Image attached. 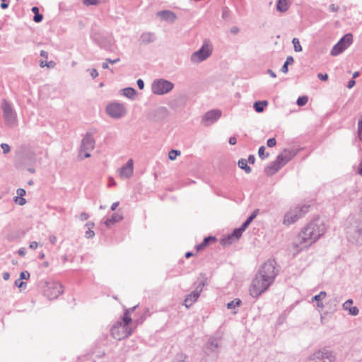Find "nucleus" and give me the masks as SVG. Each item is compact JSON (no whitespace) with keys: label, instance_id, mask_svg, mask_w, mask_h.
<instances>
[{"label":"nucleus","instance_id":"nucleus-61","mask_svg":"<svg viewBox=\"0 0 362 362\" xmlns=\"http://www.w3.org/2000/svg\"><path fill=\"white\" fill-rule=\"evenodd\" d=\"M115 185H116V182L115 181V180L112 177H110L109 182H108V186L111 187V186H115Z\"/></svg>","mask_w":362,"mask_h":362},{"label":"nucleus","instance_id":"nucleus-24","mask_svg":"<svg viewBox=\"0 0 362 362\" xmlns=\"http://www.w3.org/2000/svg\"><path fill=\"white\" fill-rule=\"evenodd\" d=\"M327 296V293L325 291H321L319 294L315 295L312 298V302L316 301L317 306L320 308H324V304L322 303V300L325 298Z\"/></svg>","mask_w":362,"mask_h":362},{"label":"nucleus","instance_id":"nucleus-55","mask_svg":"<svg viewBox=\"0 0 362 362\" xmlns=\"http://www.w3.org/2000/svg\"><path fill=\"white\" fill-rule=\"evenodd\" d=\"M95 226V223L92 221H88L86 223L85 227L87 228V229H92Z\"/></svg>","mask_w":362,"mask_h":362},{"label":"nucleus","instance_id":"nucleus-59","mask_svg":"<svg viewBox=\"0 0 362 362\" xmlns=\"http://www.w3.org/2000/svg\"><path fill=\"white\" fill-rule=\"evenodd\" d=\"M228 142L230 145H235L237 142V139L235 136H231L229 138Z\"/></svg>","mask_w":362,"mask_h":362},{"label":"nucleus","instance_id":"nucleus-51","mask_svg":"<svg viewBox=\"0 0 362 362\" xmlns=\"http://www.w3.org/2000/svg\"><path fill=\"white\" fill-rule=\"evenodd\" d=\"M79 217L81 221H86L89 218V215L86 212H83L80 214Z\"/></svg>","mask_w":362,"mask_h":362},{"label":"nucleus","instance_id":"nucleus-19","mask_svg":"<svg viewBox=\"0 0 362 362\" xmlns=\"http://www.w3.org/2000/svg\"><path fill=\"white\" fill-rule=\"evenodd\" d=\"M284 165L276 157V160L271 162L265 168L264 173L269 175H273L277 173Z\"/></svg>","mask_w":362,"mask_h":362},{"label":"nucleus","instance_id":"nucleus-39","mask_svg":"<svg viewBox=\"0 0 362 362\" xmlns=\"http://www.w3.org/2000/svg\"><path fill=\"white\" fill-rule=\"evenodd\" d=\"M85 236L86 238H93L95 236V232L92 229H87Z\"/></svg>","mask_w":362,"mask_h":362},{"label":"nucleus","instance_id":"nucleus-22","mask_svg":"<svg viewBox=\"0 0 362 362\" xmlns=\"http://www.w3.org/2000/svg\"><path fill=\"white\" fill-rule=\"evenodd\" d=\"M122 219H123V216L122 214H119L118 213H115L112 215V216L110 218H107L105 221L104 223L107 227H110L111 226L122 221Z\"/></svg>","mask_w":362,"mask_h":362},{"label":"nucleus","instance_id":"nucleus-38","mask_svg":"<svg viewBox=\"0 0 362 362\" xmlns=\"http://www.w3.org/2000/svg\"><path fill=\"white\" fill-rule=\"evenodd\" d=\"M348 311H349V314L353 316L357 315L359 313L358 308L356 306H352L351 308H350V309Z\"/></svg>","mask_w":362,"mask_h":362},{"label":"nucleus","instance_id":"nucleus-32","mask_svg":"<svg viewBox=\"0 0 362 362\" xmlns=\"http://www.w3.org/2000/svg\"><path fill=\"white\" fill-rule=\"evenodd\" d=\"M240 303L241 300L240 299H235L234 300H232L227 304V308L228 309H233L236 307H238Z\"/></svg>","mask_w":362,"mask_h":362},{"label":"nucleus","instance_id":"nucleus-31","mask_svg":"<svg viewBox=\"0 0 362 362\" xmlns=\"http://www.w3.org/2000/svg\"><path fill=\"white\" fill-rule=\"evenodd\" d=\"M292 43L293 45V48L296 52H301L302 51V47L300 44V41L298 38L294 37L292 40Z\"/></svg>","mask_w":362,"mask_h":362},{"label":"nucleus","instance_id":"nucleus-25","mask_svg":"<svg viewBox=\"0 0 362 362\" xmlns=\"http://www.w3.org/2000/svg\"><path fill=\"white\" fill-rule=\"evenodd\" d=\"M290 4L288 0H278L276 10L281 13L286 12L289 8Z\"/></svg>","mask_w":362,"mask_h":362},{"label":"nucleus","instance_id":"nucleus-1","mask_svg":"<svg viewBox=\"0 0 362 362\" xmlns=\"http://www.w3.org/2000/svg\"><path fill=\"white\" fill-rule=\"evenodd\" d=\"M275 267L276 262L272 259L267 260L260 267L249 288L250 295L252 297L257 298L273 284L277 275Z\"/></svg>","mask_w":362,"mask_h":362},{"label":"nucleus","instance_id":"nucleus-36","mask_svg":"<svg viewBox=\"0 0 362 362\" xmlns=\"http://www.w3.org/2000/svg\"><path fill=\"white\" fill-rule=\"evenodd\" d=\"M352 304H353V300L351 299L347 300L346 301H345L343 303V305H342L343 309L345 310H349L350 309V308L352 307Z\"/></svg>","mask_w":362,"mask_h":362},{"label":"nucleus","instance_id":"nucleus-56","mask_svg":"<svg viewBox=\"0 0 362 362\" xmlns=\"http://www.w3.org/2000/svg\"><path fill=\"white\" fill-rule=\"evenodd\" d=\"M29 247L30 249L35 250L38 247V243L36 241H33L30 243Z\"/></svg>","mask_w":362,"mask_h":362},{"label":"nucleus","instance_id":"nucleus-46","mask_svg":"<svg viewBox=\"0 0 362 362\" xmlns=\"http://www.w3.org/2000/svg\"><path fill=\"white\" fill-rule=\"evenodd\" d=\"M49 243H50L52 245H56V243H57V236H56V235H50L49 236Z\"/></svg>","mask_w":362,"mask_h":362},{"label":"nucleus","instance_id":"nucleus-37","mask_svg":"<svg viewBox=\"0 0 362 362\" xmlns=\"http://www.w3.org/2000/svg\"><path fill=\"white\" fill-rule=\"evenodd\" d=\"M1 148H2L3 153L4 154H6V153H9L10 151H11L10 146L8 144H6V143L1 144Z\"/></svg>","mask_w":362,"mask_h":362},{"label":"nucleus","instance_id":"nucleus-9","mask_svg":"<svg viewBox=\"0 0 362 362\" xmlns=\"http://www.w3.org/2000/svg\"><path fill=\"white\" fill-rule=\"evenodd\" d=\"M64 292L62 284L58 281H49L46 284L44 290L45 296L49 300L58 298Z\"/></svg>","mask_w":362,"mask_h":362},{"label":"nucleus","instance_id":"nucleus-21","mask_svg":"<svg viewBox=\"0 0 362 362\" xmlns=\"http://www.w3.org/2000/svg\"><path fill=\"white\" fill-rule=\"evenodd\" d=\"M139 40L141 45H147L156 40V35L152 32H144L141 35Z\"/></svg>","mask_w":362,"mask_h":362},{"label":"nucleus","instance_id":"nucleus-30","mask_svg":"<svg viewBox=\"0 0 362 362\" xmlns=\"http://www.w3.org/2000/svg\"><path fill=\"white\" fill-rule=\"evenodd\" d=\"M123 95L128 98H133L136 95V90L133 88H125L122 90Z\"/></svg>","mask_w":362,"mask_h":362},{"label":"nucleus","instance_id":"nucleus-29","mask_svg":"<svg viewBox=\"0 0 362 362\" xmlns=\"http://www.w3.org/2000/svg\"><path fill=\"white\" fill-rule=\"evenodd\" d=\"M238 164L239 168L244 170L245 173H250L251 172V168L247 165V161L245 159L239 160Z\"/></svg>","mask_w":362,"mask_h":362},{"label":"nucleus","instance_id":"nucleus-33","mask_svg":"<svg viewBox=\"0 0 362 362\" xmlns=\"http://www.w3.org/2000/svg\"><path fill=\"white\" fill-rule=\"evenodd\" d=\"M258 154L260 158L265 159L269 156V153H265V147L262 146L259 147Z\"/></svg>","mask_w":362,"mask_h":362},{"label":"nucleus","instance_id":"nucleus-17","mask_svg":"<svg viewBox=\"0 0 362 362\" xmlns=\"http://www.w3.org/2000/svg\"><path fill=\"white\" fill-rule=\"evenodd\" d=\"M94 147L95 140L90 134L87 133L82 139L81 151H91Z\"/></svg>","mask_w":362,"mask_h":362},{"label":"nucleus","instance_id":"nucleus-2","mask_svg":"<svg viewBox=\"0 0 362 362\" xmlns=\"http://www.w3.org/2000/svg\"><path fill=\"white\" fill-rule=\"evenodd\" d=\"M326 231L322 220L317 218L310 222L300 232L296 238L293 246L297 252L308 248L315 243Z\"/></svg>","mask_w":362,"mask_h":362},{"label":"nucleus","instance_id":"nucleus-40","mask_svg":"<svg viewBox=\"0 0 362 362\" xmlns=\"http://www.w3.org/2000/svg\"><path fill=\"white\" fill-rule=\"evenodd\" d=\"M15 202H17L21 206H23L26 203L25 199H24L23 197H16L15 199Z\"/></svg>","mask_w":362,"mask_h":362},{"label":"nucleus","instance_id":"nucleus-13","mask_svg":"<svg viewBox=\"0 0 362 362\" xmlns=\"http://www.w3.org/2000/svg\"><path fill=\"white\" fill-rule=\"evenodd\" d=\"M348 238L356 244H362V226L349 227L347 230Z\"/></svg>","mask_w":362,"mask_h":362},{"label":"nucleus","instance_id":"nucleus-8","mask_svg":"<svg viewBox=\"0 0 362 362\" xmlns=\"http://www.w3.org/2000/svg\"><path fill=\"white\" fill-rule=\"evenodd\" d=\"M308 206H303L301 207L295 206L291 208L284 217L283 223L289 226L298 220L303 214L308 211Z\"/></svg>","mask_w":362,"mask_h":362},{"label":"nucleus","instance_id":"nucleus-28","mask_svg":"<svg viewBox=\"0 0 362 362\" xmlns=\"http://www.w3.org/2000/svg\"><path fill=\"white\" fill-rule=\"evenodd\" d=\"M293 62H294V59H293V57H291V56L287 57L285 63L281 68V71L284 74H286L288 71V66L290 64H292L293 63Z\"/></svg>","mask_w":362,"mask_h":362},{"label":"nucleus","instance_id":"nucleus-26","mask_svg":"<svg viewBox=\"0 0 362 362\" xmlns=\"http://www.w3.org/2000/svg\"><path fill=\"white\" fill-rule=\"evenodd\" d=\"M215 240H216V238L214 237H212V236H209V237L204 238V239L202 241V243H200L199 245H197V250H202L204 247L208 245L210 242H214V241H215Z\"/></svg>","mask_w":362,"mask_h":362},{"label":"nucleus","instance_id":"nucleus-64","mask_svg":"<svg viewBox=\"0 0 362 362\" xmlns=\"http://www.w3.org/2000/svg\"><path fill=\"white\" fill-rule=\"evenodd\" d=\"M40 54L42 57H44L46 59L48 57V53L45 50H41Z\"/></svg>","mask_w":362,"mask_h":362},{"label":"nucleus","instance_id":"nucleus-62","mask_svg":"<svg viewBox=\"0 0 362 362\" xmlns=\"http://www.w3.org/2000/svg\"><path fill=\"white\" fill-rule=\"evenodd\" d=\"M106 61L110 64H115L117 62H119L120 61V59L119 58H117L115 59H107Z\"/></svg>","mask_w":362,"mask_h":362},{"label":"nucleus","instance_id":"nucleus-41","mask_svg":"<svg viewBox=\"0 0 362 362\" xmlns=\"http://www.w3.org/2000/svg\"><path fill=\"white\" fill-rule=\"evenodd\" d=\"M267 144L269 147L272 148L276 146V141L275 138H270L267 140Z\"/></svg>","mask_w":362,"mask_h":362},{"label":"nucleus","instance_id":"nucleus-5","mask_svg":"<svg viewBox=\"0 0 362 362\" xmlns=\"http://www.w3.org/2000/svg\"><path fill=\"white\" fill-rule=\"evenodd\" d=\"M213 52V45L211 41L205 39L202 47L190 56V62L194 64H198L206 60Z\"/></svg>","mask_w":362,"mask_h":362},{"label":"nucleus","instance_id":"nucleus-6","mask_svg":"<svg viewBox=\"0 0 362 362\" xmlns=\"http://www.w3.org/2000/svg\"><path fill=\"white\" fill-rule=\"evenodd\" d=\"M336 356L330 349L323 347L310 354L305 362H335Z\"/></svg>","mask_w":362,"mask_h":362},{"label":"nucleus","instance_id":"nucleus-10","mask_svg":"<svg viewBox=\"0 0 362 362\" xmlns=\"http://www.w3.org/2000/svg\"><path fill=\"white\" fill-rule=\"evenodd\" d=\"M106 112L112 118L120 119L126 115L127 110L124 104L115 102L107 105Z\"/></svg>","mask_w":362,"mask_h":362},{"label":"nucleus","instance_id":"nucleus-12","mask_svg":"<svg viewBox=\"0 0 362 362\" xmlns=\"http://www.w3.org/2000/svg\"><path fill=\"white\" fill-rule=\"evenodd\" d=\"M205 283L202 281L197 286L195 289L186 296L184 300V305L187 308H190L194 303L199 298L200 293L202 292Z\"/></svg>","mask_w":362,"mask_h":362},{"label":"nucleus","instance_id":"nucleus-7","mask_svg":"<svg viewBox=\"0 0 362 362\" xmlns=\"http://www.w3.org/2000/svg\"><path fill=\"white\" fill-rule=\"evenodd\" d=\"M173 88L174 84L171 81L163 78L156 79L151 84L152 93L158 95L168 93Z\"/></svg>","mask_w":362,"mask_h":362},{"label":"nucleus","instance_id":"nucleus-34","mask_svg":"<svg viewBox=\"0 0 362 362\" xmlns=\"http://www.w3.org/2000/svg\"><path fill=\"white\" fill-rule=\"evenodd\" d=\"M308 101V98L305 95H303V96L299 97L297 99L296 103L298 106H303V105H306Z\"/></svg>","mask_w":362,"mask_h":362},{"label":"nucleus","instance_id":"nucleus-48","mask_svg":"<svg viewBox=\"0 0 362 362\" xmlns=\"http://www.w3.org/2000/svg\"><path fill=\"white\" fill-rule=\"evenodd\" d=\"M329 9L332 12H337V11H339V6H337V5L334 4H331L329 6Z\"/></svg>","mask_w":362,"mask_h":362},{"label":"nucleus","instance_id":"nucleus-3","mask_svg":"<svg viewBox=\"0 0 362 362\" xmlns=\"http://www.w3.org/2000/svg\"><path fill=\"white\" fill-rule=\"evenodd\" d=\"M129 313L130 310H126L122 322H117L111 329V334L117 340L124 339L132 333V330L128 327L129 324L132 322Z\"/></svg>","mask_w":362,"mask_h":362},{"label":"nucleus","instance_id":"nucleus-43","mask_svg":"<svg viewBox=\"0 0 362 362\" xmlns=\"http://www.w3.org/2000/svg\"><path fill=\"white\" fill-rule=\"evenodd\" d=\"M253 220H254V218H252L251 216H250L247 218V220L242 224V226L246 229Z\"/></svg>","mask_w":362,"mask_h":362},{"label":"nucleus","instance_id":"nucleus-4","mask_svg":"<svg viewBox=\"0 0 362 362\" xmlns=\"http://www.w3.org/2000/svg\"><path fill=\"white\" fill-rule=\"evenodd\" d=\"M0 107L2 110L6 126L9 128L16 127L18 124V119L17 112L12 104L6 99H3L1 103Z\"/></svg>","mask_w":362,"mask_h":362},{"label":"nucleus","instance_id":"nucleus-16","mask_svg":"<svg viewBox=\"0 0 362 362\" xmlns=\"http://www.w3.org/2000/svg\"><path fill=\"white\" fill-rule=\"evenodd\" d=\"M245 230V228L243 226L238 228H235L230 234L228 235L226 237H224L221 240V243L223 245L232 244L234 241L239 240L243 231Z\"/></svg>","mask_w":362,"mask_h":362},{"label":"nucleus","instance_id":"nucleus-54","mask_svg":"<svg viewBox=\"0 0 362 362\" xmlns=\"http://www.w3.org/2000/svg\"><path fill=\"white\" fill-rule=\"evenodd\" d=\"M16 192L18 197H23L25 194V190L22 188L18 189Z\"/></svg>","mask_w":362,"mask_h":362},{"label":"nucleus","instance_id":"nucleus-44","mask_svg":"<svg viewBox=\"0 0 362 362\" xmlns=\"http://www.w3.org/2000/svg\"><path fill=\"white\" fill-rule=\"evenodd\" d=\"M253 220H254V218H252L251 216H250L247 218V220L242 224V226L246 229Z\"/></svg>","mask_w":362,"mask_h":362},{"label":"nucleus","instance_id":"nucleus-35","mask_svg":"<svg viewBox=\"0 0 362 362\" xmlns=\"http://www.w3.org/2000/svg\"><path fill=\"white\" fill-rule=\"evenodd\" d=\"M179 155H180V151L177 150H171L168 153L169 159L171 160H175L177 156Z\"/></svg>","mask_w":362,"mask_h":362},{"label":"nucleus","instance_id":"nucleus-63","mask_svg":"<svg viewBox=\"0 0 362 362\" xmlns=\"http://www.w3.org/2000/svg\"><path fill=\"white\" fill-rule=\"evenodd\" d=\"M250 163H255V158L253 155H250L249 157H248V160H247Z\"/></svg>","mask_w":362,"mask_h":362},{"label":"nucleus","instance_id":"nucleus-57","mask_svg":"<svg viewBox=\"0 0 362 362\" xmlns=\"http://www.w3.org/2000/svg\"><path fill=\"white\" fill-rule=\"evenodd\" d=\"M355 83L356 81L354 79L349 81L347 83V88L349 89L352 88L354 86Z\"/></svg>","mask_w":362,"mask_h":362},{"label":"nucleus","instance_id":"nucleus-58","mask_svg":"<svg viewBox=\"0 0 362 362\" xmlns=\"http://www.w3.org/2000/svg\"><path fill=\"white\" fill-rule=\"evenodd\" d=\"M25 252H26V250H25V247H21L18 250V253L20 256H22L23 257L25 255Z\"/></svg>","mask_w":362,"mask_h":362},{"label":"nucleus","instance_id":"nucleus-50","mask_svg":"<svg viewBox=\"0 0 362 362\" xmlns=\"http://www.w3.org/2000/svg\"><path fill=\"white\" fill-rule=\"evenodd\" d=\"M15 285L18 288H23L24 285H25V283L23 281H21L20 279L16 280Z\"/></svg>","mask_w":362,"mask_h":362},{"label":"nucleus","instance_id":"nucleus-20","mask_svg":"<svg viewBox=\"0 0 362 362\" xmlns=\"http://www.w3.org/2000/svg\"><path fill=\"white\" fill-rule=\"evenodd\" d=\"M157 16L160 17L162 20L169 22L174 23L177 19L175 13L169 10H163L157 13Z\"/></svg>","mask_w":362,"mask_h":362},{"label":"nucleus","instance_id":"nucleus-11","mask_svg":"<svg viewBox=\"0 0 362 362\" xmlns=\"http://www.w3.org/2000/svg\"><path fill=\"white\" fill-rule=\"evenodd\" d=\"M353 41V36L351 33L344 35L340 40L332 47L331 55L337 56L344 52L348 47L351 45Z\"/></svg>","mask_w":362,"mask_h":362},{"label":"nucleus","instance_id":"nucleus-42","mask_svg":"<svg viewBox=\"0 0 362 362\" xmlns=\"http://www.w3.org/2000/svg\"><path fill=\"white\" fill-rule=\"evenodd\" d=\"M30 277V273L28 271H24L20 274V279H28Z\"/></svg>","mask_w":362,"mask_h":362},{"label":"nucleus","instance_id":"nucleus-45","mask_svg":"<svg viewBox=\"0 0 362 362\" xmlns=\"http://www.w3.org/2000/svg\"><path fill=\"white\" fill-rule=\"evenodd\" d=\"M43 16L42 14L37 13L34 16L33 20L36 23H40L42 21Z\"/></svg>","mask_w":362,"mask_h":362},{"label":"nucleus","instance_id":"nucleus-23","mask_svg":"<svg viewBox=\"0 0 362 362\" xmlns=\"http://www.w3.org/2000/svg\"><path fill=\"white\" fill-rule=\"evenodd\" d=\"M218 343L216 339H210L206 344V353L208 354L217 353Z\"/></svg>","mask_w":362,"mask_h":362},{"label":"nucleus","instance_id":"nucleus-47","mask_svg":"<svg viewBox=\"0 0 362 362\" xmlns=\"http://www.w3.org/2000/svg\"><path fill=\"white\" fill-rule=\"evenodd\" d=\"M87 71H90V76L93 78H95L98 76V72L95 69H88Z\"/></svg>","mask_w":362,"mask_h":362},{"label":"nucleus","instance_id":"nucleus-15","mask_svg":"<svg viewBox=\"0 0 362 362\" xmlns=\"http://www.w3.org/2000/svg\"><path fill=\"white\" fill-rule=\"evenodd\" d=\"M117 173L122 179H128L131 177L134 173L133 159H129L123 166L117 170Z\"/></svg>","mask_w":362,"mask_h":362},{"label":"nucleus","instance_id":"nucleus-14","mask_svg":"<svg viewBox=\"0 0 362 362\" xmlns=\"http://www.w3.org/2000/svg\"><path fill=\"white\" fill-rule=\"evenodd\" d=\"M221 111L220 110H211L208 111L203 116L202 119V124L208 127L216 122L221 116Z\"/></svg>","mask_w":362,"mask_h":362},{"label":"nucleus","instance_id":"nucleus-49","mask_svg":"<svg viewBox=\"0 0 362 362\" xmlns=\"http://www.w3.org/2000/svg\"><path fill=\"white\" fill-rule=\"evenodd\" d=\"M317 78L322 81H327V78H328V75L327 74H321V73H319L317 74Z\"/></svg>","mask_w":362,"mask_h":362},{"label":"nucleus","instance_id":"nucleus-18","mask_svg":"<svg viewBox=\"0 0 362 362\" xmlns=\"http://www.w3.org/2000/svg\"><path fill=\"white\" fill-rule=\"evenodd\" d=\"M297 152L294 149H284L280 154L277 156L278 159L284 166L289 162L296 155Z\"/></svg>","mask_w":362,"mask_h":362},{"label":"nucleus","instance_id":"nucleus-60","mask_svg":"<svg viewBox=\"0 0 362 362\" xmlns=\"http://www.w3.org/2000/svg\"><path fill=\"white\" fill-rule=\"evenodd\" d=\"M6 0H1V8L2 9H6L8 7V4L6 3Z\"/></svg>","mask_w":362,"mask_h":362},{"label":"nucleus","instance_id":"nucleus-52","mask_svg":"<svg viewBox=\"0 0 362 362\" xmlns=\"http://www.w3.org/2000/svg\"><path fill=\"white\" fill-rule=\"evenodd\" d=\"M361 134H362V117L361 119H359L358 122V134L361 136Z\"/></svg>","mask_w":362,"mask_h":362},{"label":"nucleus","instance_id":"nucleus-27","mask_svg":"<svg viewBox=\"0 0 362 362\" xmlns=\"http://www.w3.org/2000/svg\"><path fill=\"white\" fill-rule=\"evenodd\" d=\"M267 104L266 100L257 101L254 103V108L257 112H262Z\"/></svg>","mask_w":362,"mask_h":362},{"label":"nucleus","instance_id":"nucleus-53","mask_svg":"<svg viewBox=\"0 0 362 362\" xmlns=\"http://www.w3.org/2000/svg\"><path fill=\"white\" fill-rule=\"evenodd\" d=\"M137 86L140 90L144 89V82L142 79H138L136 81Z\"/></svg>","mask_w":362,"mask_h":362}]
</instances>
